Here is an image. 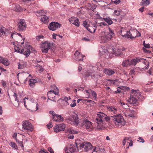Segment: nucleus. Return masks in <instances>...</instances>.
I'll list each match as a JSON object with an SVG mask.
<instances>
[{
	"instance_id": "1",
	"label": "nucleus",
	"mask_w": 153,
	"mask_h": 153,
	"mask_svg": "<svg viewBox=\"0 0 153 153\" xmlns=\"http://www.w3.org/2000/svg\"><path fill=\"white\" fill-rule=\"evenodd\" d=\"M110 120V118L104 113L100 112L97 114L95 119L97 123V128L99 130L104 129L106 126L105 122Z\"/></svg>"
},
{
	"instance_id": "2",
	"label": "nucleus",
	"mask_w": 153,
	"mask_h": 153,
	"mask_svg": "<svg viewBox=\"0 0 153 153\" xmlns=\"http://www.w3.org/2000/svg\"><path fill=\"white\" fill-rule=\"evenodd\" d=\"M140 62H142L146 65L143 68L144 69L146 70L149 68V62L148 61L140 57L136 58L131 60L127 59L123 60L122 65L123 67H127L131 65L135 66L137 63Z\"/></svg>"
},
{
	"instance_id": "3",
	"label": "nucleus",
	"mask_w": 153,
	"mask_h": 153,
	"mask_svg": "<svg viewBox=\"0 0 153 153\" xmlns=\"http://www.w3.org/2000/svg\"><path fill=\"white\" fill-rule=\"evenodd\" d=\"M108 29V32H102L101 34L100 39L102 42L105 43L109 41L115 36L114 31L109 27Z\"/></svg>"
},
{
	"instance_id": "4",
	"label": "nucleus",
	"mask_w": 153,
	"mask_h": 153,
	"mask_svg": "<svg viewBox=\"0 0 153 153\" xmlns=\"http://www.w3.org/2000/svg\"><path fill=\"white\" fill-rule=\"evenodd\" d=\"M126 32V33L125 34L124 33V31L122 32L121 35L123 36L132 39L141 36L140 34L136 30H130L129 31Z\"/></svg>"
},
{
	"instance_id": "5",
	"label": "nucleus",
	"mask_w": 153,
	"mask_h": 153,
	"mask_svg": "<svg viewBox=\"0 0 153 153\" xmlns=\"http://www.w3.org/2000/svg\"><path fill=\"white\" fill-rule=\"evenodd\" d=\"M76 146L77 150L79 151V149H82V150L85 152H87L91 149L92 147L91 144L89 142H84L82 143H77V142H76Z\"/></svg>"
},
{
	"instance_id": "6",
	"label": "nucleus",
	"mask_w": 153,
	"mask_h": 153,
	"mask_svg": "<svg viewBox=\"0 0 153 153\" xmlns=\"http://www.w3.org/2000/svg\"><path fill=\"white\" fill-rule=\"evenodd\" d=\"M81 126L88 131H91L93 129L91 122L85 117H83L82 119Z\"/></svg>"
},
{
	"instance_id": "7",
	"label": "nucleus",
	"mask_w": 153,
	"mask_h": 153,
	"mask_svg": "<svg viewBox=\"0 0 153 153\" xmlns=\"http://www.w3.org/2000/svg\"><path fill=\"white\" fill-rule=\"evenodd\" d=\"M113 120L116 126L118 127L120 125H124L125 123L124 118L122 115L119 114L113 117Z\"/></svg>"
},
{
	"instance_id": "8",
	"label": "nucleus",
	"mask_w": 153,
	"mask_h": 153,
	"mask_svg": "<svg viewBox=\"0 0 153 153\" xmlns=\"http://www.w3.org/2000/svg\"><path fill=\"white\" fill-rule=\"evenodd\" d=\"M22 129L26 132L32 131L33 129V125L28 120H25L22 123Z\"/></svg>"
},
{
	"instance_id": "9",
	"label": "nucleus",
	"mask_w": 153,
	"mask_h": 153,
	"mask_svg": "<svg viewBox=\"0 0 153 153\" xmlns=\"http://www.w3.org/2000/svg\"><path fill=\"white\" fill-rule=\"evenodd\" d=\"M67 121L71 125H77L79 124V120L77 115L74 113L67 119Z\"/></svg>"
},
{
	"instance_id": "10",
	"label": "nucleus",
	"mask_w": 153,
	"mask_h": 153,
	"mask_svg": "<svg viewBox=\"0 0 153 153\" xmlns=\"http://www.w3.org/2000/svg\"><path fill=\"white\" fill-rule=\"evenodd\" d=\"M83 25L91 33H94L96 30V27H97L96 24L93 25L89 22L84 21L83 22Z\"/></svg>"
},
{
	"instance_id": "11",
	"label": "nucleus",
	"mask_w": 153,
	"mask_h": 153,
	"mask_svg": "<svg viewBox=\"0 0 153 153\" xmlns=\"http://www.w3.org/2000/svg\"><path fill=\"white\" fill-rule=\"evenodd\" d=\"M46 11H44L43 10H38L36 11L35 13H37L38 14H39V16H43L44 14H42L44 13H46ZM44 15H45L44 14ZM37 16H39V15H36ZM49 19L46 16L44 15L41 18V21L43 22L44 23L47 24L49 22Z\"/></svg>"
},
{
	"instance_id": "12",
	"label": "nucleus",
	"mask_w": 153,
	"mask_h": 153,
	"mask_svg": "<svg viewBox=\"0 0 153 153\" xmlns=\"http://www.w3.org/2000/svg\"><path fill=\"white\" fill-rule=\"evenodd\" d=\"M52 45V44L48 41H45L42 44V52L47 53L48 50L50 49Z\"/></svg>"
},
{
	"instance_id": "13",
	"label": "nucleus",
	"mask_w": 153,
	"mask_h": 153,
	"mask_svg": "<svg viewBox=\"0 0 153 153\" xmlns=\"http://www.w3.org/2000/svg\"><path fill=\"white\" fill-rule=\"evenodd\" d=\"M54 89L53 90H51L48 92V99L49 97L53 98L55 97V95H58L59 93V91L58 88L56 86H54Z\"/></svg>"
},
{
	"instance_id": "14",
	"label": "nucleus",
	"mask_w": 153,
	"mask_h": 153,
	"mask_svg": "<svg viewBox=\"0 0 153 153\" xmlns=\"http://www.w3.org/2000/svg\"><path fill=\"white\" fill-rule=\"evenodd\" d=\"M61 27V25L58 22H52L48 26L49 29L52 31L55 30Z\"/></svg>"
},
{
	"instance_id": "15",
	"label": "nucleus",
	"mask_w": 153,
	"mask_h": 153,
	"mask_svg": "<svg viewBox=\"0 0 153 153\" xmlns=\"http://www.w3.org/2000/svg\"><path fill=\"white\" fill-rule=\"evenodd\" d=\"M65 153H70V152H74L78 150L76 146L75 147L73 144H71L70 146L65 147L64 149Z\"/></svg>"
},
{
	"instance_id": "16",
	"label": "nucleus",
	"mask_w": 153,
	"mask_h": 153,
	"mask_svg": "<svg viewBox=\"0 0 153 153\" xmlns=\"http://www.w3.org/2000/svg\"><path fill=\"white\" fill-rule=\"evenodd\" d=\"M18 30L20 31H23L25 30L26 27V24L24 19H21L19 21L18 24Z\"/></svg>"
},
{
	"instance_id": "17",
	"label": "nucleus",
	"mask_w": 153,
	"mask_h": 153,
	"mask_svg": "<svg viewBox=\"0 0 153 153\" xmlns=\"http://www.w3.org/2000/svg\"><path fill=\"white\" fill-rule=\"evenodd\" d=\"M65 125L63 123L57 125L54 127V131L56 132H58L62 131H63L65 128Z\"/></svg>"
},
{
	"instance_id": "18",
	"label": "nucleus",
	"mask_w": 153,
	"mask_h": 153,
	"mask_svg": "<svg viewBox=\"0 0 153 153\" xmlns=\"http://www.w3.org/2000/svg\"><path fill=\"white\" fill-rule=\"evenodd\" d=\"M103 18H97L95 22L96 23V25L97 26H100L102 27V26H105L107 24L105 22H104Z\"/></svg>"
},
{
	"instance_id": "19",
	"label": "nucleus",
	"mask_w": 153,
	"mask_h": 153,
	"mask_svg": "<svg viewBox=\"0 0 153 153\" xmlns=\"http://www.w3.org/2000/svg\"><path fill=\"white\" fill-rule=\"evenodd\" d=\"M30 47L28 46L25 48L23 49H22L20 53L26 56L27 57L28 56L30 53Z\"/></svg>"
},
{
	"instance_id": "20",
	"label": "nucleus",
	"mask_w": 153,
	"mask_h": 153,
	"mask_svg": "<svg viewBox=\"0 0 153 153\" xmlns=\"http://www.w3.org/2000/svg\"><path fill=\"white\" fill-rule=\"evenodd\" d=\"M38 104L36 102H32L30 105V110L32 111H36L38 109Z\"/></svg>"
},
{
	"instance_id": "21",
	"label": "nucleus",
	"mask_w": 153,
	"mask_h": 153,
	"mask_svg": "<svg viewBox=\"0 0 153 153\" xmlns=\"http://www.w3.org/2000/svg\"><path fill=\"white\" fill-rule=\"evenodd\" d=\"M104 72L108 75L111 76L114 74L115 71L110 68H107L104 69Z\"/></svg>"
},
{
	"instance_id": "22",
	"label": "nucleus",
	"mask_w": 153,
	"mask_h": 153,
	"mask_svg": "<svg viewBox=\"0 0 153 153\" xmlns=\"http://www.w3.org/2000/svg\"><path fill=\"white\" fill-rule=\"evenodd\" d=\"M0 31L2 34L7 35L10 33L9 30L4 27H0Z\"/></svg>"
},
{
	"instance_id": "23",
	"label": "nucleus",
	"mask_w": 153,
	"mask_h": 153,
	"mask_svg": "<svg viewBox=\"0 0 153 153\" xmlns=\"http://www.w3.org/2000/svg\"><path fill=\"white\" fill-rule=\"evenodd\" d=\"M53 119L56 121H63V118L61 117V115L56 114L53 117Z\"/></svg>"
},
{
	"instance_id": "24",
	"label": "nucleus",
	"mask_w": 153,
	"mask_h": 153,
	"mask_svg": "<svg viewBox=\"0 0 153 153\" xmlns=\"http://www.w3.org/2000/svg\"><path fill=\"white\" fill-rule=\"evenodd\" d=\"M94 73V72L92 70H88L86 73L85 75L87 76H91L93 79L95 77Z\"/></svg>"
},
{
	"instance_id": "25",
	"label": "nucleus",
	"mask_w": 153,
	"mask_h": 153,
	"mask_svg": "<svg viewBox=\"0 0 153 153\" xmlns=\"http://www.w3.org/2000/svg\"><path fill=\"white\" fill-rule=\"evenodd\" d=\"M133 95H131L130 98V104H135L137 102V100L135 97L133 96Z\"/></svg>"
},
{
	"instance_id": "26",
	"label": "nucleus",
	"mask_w": 153,
	"mask_h": 153,
	"mask_svg": "<svg viewBox=\"0 0 153 153\" xmlns=\"http://www.w3.org/2000/svg\"><path fill=\"white\" fill-rule=\"evenodd\" d=\"M107 109L108 111L112 112L114 114H116L117 112V109L111 106L108 107Z\"/></svg>"
},
{
	"instance_id": "27",
	"label": "nucleus",
	"mask_w": 153,
	"mask_h": 153,
	"mask_svg": "<svg viewBox=\"0 0 153 153\" xmlns=\"http://www.w3.org/2000/svg\"><path fill=\"white\" fill-rule=\"evenodd\" d=\"M37 82V81L35 79H30L29 84L30 86L32 87H33L36 83Z\"/></svg>"
},
{
	"instance_id": "28",
	"label": "nucleus",
	"mask_w": 153,
	"mask_h": 153,
	"mask_svg": "<svg viewBox=\"0 0 153 153\" xmlns=\"http://www.w3.org/2000/svg\"><path fill=\"white\" fill-rule=\"evenodd\" d=\"M103 20L108 24V25H110L113 23L111 19L109 17L103 18Z\"/></svg>"
},
{
	"instance_id": "29",
	"label": "nucleus",
	"mask_w": 153,
	"mask_h": 153,
	"mask_svg": "<svg viewBox=\"0 0 153 153\" xmlns=\"http://www.w3.org/2000/svg\"><path fill=\"white\" fill-rule=\"evenodd\" d=\"M14 10L17 12H20L22 11L23 9L18 4L15 5V7H14Z\"/></svg>"
},
{
	"instance_id": "30",
	"label": "nucleus",
	"mask_w": 153,
	"mask_h": 153,
	"mask_svg": "<svg viewBox=\"0 0 153 153\" xmlns=\"http://www.w3.org/2000/svg\"><path fill=\"white\" fill-rule=\"evenodd\" d=\"M125 50V49L123 47H120L119 48L117 49L116 51L117 52L116 53L117 55H120L122 54L123 51Z\"/></svg>"
},
{
	"instance_id": "31",
	"label": "nucleus",
	"mask_w": 153,
	"mask_h": 153,
	"mask_svg": "<svg viewBox=\"0 0 153 153\" xmlns=\"http://www.w3.org/2000/svg\"><path fill=\"white\" fill-rule=\"evenodd\" d=\"M127 111L128 112V114H127V116L132 117H134L133 114V113L134 112V110H131L129 109H128Z\"/></svg>"
},
{
	"instance_id": "32",
	"label": "nucleus",
	"mask_w": 153,
	"mask_h": 153,
	"mask_svg": "<svg viewBox=\"0 0 153 153\" xmlns=\"http://www.w3.org/2000/svg\"><path fill=\"white\" fill-rule=\"evenodd\" d=\"M85 13V12L84 11L82 10H80L77 13V16L81 18H83L84 17L83 16V14Z\"/></svg>"
},
{
	"instance_id": "33",
	"label": "nucleus",
	"mask_w": 153,
	"mask_h": 153,
	"mask_svg": "<svg viewBox=\"0 0 153 153\" xmlns=\"http://www.w3.org/2000/svg\"><path fill=\"white\" fill-rule=\"evenodd\" d=\"M72 24L76 26L79 27V19H75L73 22H72Z\"/></svg>"
},
{
	"instance_id": "34",
	"label": "nucleus",
	"mask_w": 153,
	"mask_h": 153,
	"mask_svg": "<svg viewBox=\"0 0 153 153\" xmlns=\"http://www.w3.org/2000/svg\"><path fill=\"white\" fill-rule=\"evenodd\" d=\"M150 3L149 0H143L142 1V5L146 6Z\"/></svg>"
},
{
	"instance_id": "35",
	"label": "nucleus",
	"mask_w": 153,
	"mask_h": 153,
	"mask_svg": "<svg viewBox=\"0 0 153 153\" xmlns=\"http://www.w3.org/2000/svg\"><path fill=\"white\" fill-rule=\"evenodd\" d=\"M90 93L93 97V99L94 100H96L97 98V94L96 92L94 91L90 90Z\"/></svg>"
},
{
	"instance_id": "36",
	"label": "nucleus",
	"mask_w": 153,
	"mask_h": 153,
	"mask_svg": "<svg viewBox=\"0 0 153 153\" xmlns=\"http://www.w3.org/2000/svg\"><path fill=\"white\" fill-rule=\"evenodd\" d=\"M120 105H122L123 108H127V104L126 103H125L123 101L120 100Z\"/></svg>"
},
{
	"instance_id": "37",
	"label": "nucleus",
	"mask_w": 153,
	"mask_h": 153,
	"mask_svg": "<svg viewBox=\"0 0 153 153\" xmlns=\"http://www.w3.org/2000/svg\"><path fill=\"white\" fill-rule=\"evenodd\" d=\"M112 84L116 85H118L119 84V81L118 79H116L115 80H109Z\"/></svg>"
},
{
	"instance_id": "38",
	"label": "nucleus",
	"mask_w": 153,
	"mask_h": 153,
	"mask_svg": "<svg viewBox=\"0 0 153 153\" xmlns=\"http://www.w3.org/2000/svg\"><path fill=\"white\" fill-rule=\"evenodd\" d=\"M10 146L16 149H17V146L15 143L13 142H11L10 143Z\"/></svg>"
},
{
	"instance_id": "39",
	"label": "nucleus",
	"mask_w": 153,
	"mask_h": 153,
	"mask_svg": "<svg viewBox=\"0 0 153 153\" xmlns=\"http://www.w3.org/2000/svg\"><path fill=\"white\" fill-rule=\"evenodd\" d=\"M85 56L84 55L82 54L81 56H78L76 59V60H78L79 61H82L83 60V57Z\"/></svg>"
},
{
	"instance_id": "40",
	"label": "nucleus",
	"mask_w": 153,
	"mask_h": 153,
	"mask_svg": "<svg viewBox=\"0 0 153 153\" xmlns=\"http://www.w3.org/2000/svg\"><path fill=\"white\" fill-rule=\"evenodd\" d=\"M2 63L7 66L9 65L10 62L8 60L5 58Z\"/></svg>"
},
{
	"instance_id": "41",
	"label": "nucleus",
	"mask_w": 153,
	"mask_h": 153,
	"mask_svg": "<svg viewBox=\"0 0 153 153\" xmlns=\"http://www.w3.org/2000/svg\"><path fill=\"white\" fill-rule=\"evenodd\" d=\"M44 38V37L43 35H39L36 36V39L37 41H39L41 39Z\"/></svg>"
},
{
	"instance_id": "42",
	"label": "nucleus",
	"mask_w": 153,
	"mask_h": 153,
	"mask_svg": "<svg viewBox=\"0 0 153 153\" xmlns=\"http://www.w3.org/2000/svg\"><path fill=\"white\" fill-rule=\"evenodd\" d=\"M82 54L80 53L78 51H76L75 52V54H74V56H75V57L76 59L77 57L78 56H82Z\"/></svg>"
},
{
	"instance_id": "43",
	"label": "nucleus",
	"mask_w": 153,
	"mask_h": 153,
	"mask_svg": "<svg viewBox=\"0 0 153 153\" xmlns=\"http://www.w3.org/2000/svg\"><path fill=\"white\" fill-rule=\"evenodd\" d=\"M69 133L72 134H74L77 133V132L75 130H74L72 129H70L69 131Z\"/></svg>"
},
{
	"instance_id": "44",
	"label": "nucleus",
	"mask_w": 153,
	"mask_h": 153,
	"mask_svg": "<svg viewBox=\"0 0 153 153\" xmlns=\"http://www.w3.org/2000/svg\"><path fill=\"white\" fill-rule=\"evenodd\" d=\"M76 105V100H73L72 103L70 104V106L72 107H74Z\"/></svg>"
},
{
	"instance_id": "45",
	"label": "nucleus",
	"mask_w": 153,
	"mask_h": 153,
	"mask_svg": "<svg viewBox=\"0 0 153 153\" xmlns=\"http://www.w3.org/2000/svg\"><path fill=\"white\" fill-rule=\"evenodd\" d=\"M17 35H18L19 36H20V34H16V32H15L13 33H12L11 34V37H12V38L13 39V38L14 37V38L16 37V36H17Z\"/></svg>"
},
{
	"instance_id": "46",
	"label": "nucleus",
	"mask_w": 153,
	"mask_h": 153,
	"mask_svg": "<svg viewBox=\"0 0 153 153\" xmlns=\"http://www.w3.org/2000/svg\"><path fill=\"white\" fill-rule=\"evenodd\" d=\"M112 1L116 4H118L120 2V0H111Z\"/></svg>"
},
{
	"instance_id": "47",
	"label": "nucleus",
	"mask_w": 153,
	"mask_h": 153,
	"mask_svg": "<svg viewBox=\"0 0 153 153\" xmlns=\"http://www.w3.org/2000/svg\"><path fill=\"white\" fill-rule=\"evenodd\" d=\"M1 83L3 87H4V88L7 87V84L5 82L3 81Z\"/></svg>"
},
{
	"instance_id": "48",
	"label": "nucleus",
	"mask_w": 153,
	"mask_h": 153,
	"mask_svg": "<svg viewBox=\"0 0 153 153\" xmlns=\"http://www.w3.org/2000/svg\"><path fill=\"white\" fill-rule=\"evenodd\" d=\"M129 140V139L128 138H127L126 137L124 138V140H123V145H125L126 144V143L127 141V140Z\"/></svg>"
},
{
	"instance_id": "49",
	"label": "nucleus",
	"mask_w": 153,
	"mask_h": 153,
	"mask_svg": "<svg viewBox=\"0 0 153 153\" xmlns=\"http://www.w3.org/2000/svg\"><path fill=\"white\" fill-rule=\"evenodd\" d=\"M114 13L115 15H117V16H118L120 14V11H118V10H115L114 11Z\"/></svg>"
},
{
	"instance_id": "50",
	"label": "nucleus",
	"mask_w": 153,
	"mask_h": 153,
	"mask_svg": "<svg viewBox=\"0 0 153 153\" xmlns=\"http://www.w3.org/2000/svg\"><path fill=\"white\" fill-rule=\"evenodd\" d=\"M14 49L15 51H16L18 53L20 52V49L19 48V47L16 46L15 47Z\"/></svg>"
},
{
	"instance_id": "51",
	"label": "nucleus",
	"mask_w": 153,
	"mask_h": 153,
	"mask_svg": "<svg viewBox=\"0 0 153 153\" xmlns=\"http://www.w3.org/2000/svg\"><path fill=\"white\" fill-rule=\"evenodd\" d=\"M92 151V153H93L94 152H97L98 151V150H96V148L95 147H92L91 149Z\"/></svg>"
},
{
	"instance_id": "52",
	"label": "nucleus",
	"mask_w": 153,
	"mask_h": 153,
	"mask_svg": "<svg viewBox=\"0 0 153 153\" xmlns=\"http://www.w3.org/2000/svg\"><path fill=\"white\" fill-rule=\"evenodd\" d=\"M120 88L119 87H118V88H117V91H115V93H120L121 92V91L120 90Z\"/></svg>"
},
{
	"instance_id": "53",
	"label": "nucleus",
	"mask_w": 153,
	"mask_h": 153,
	"mask_svg": "<svg viewBox=\"0 0 153 153\" xmlns=\"http://www.w3.org/2000/svg\"><path fill=\"white\" fill-rule=\"evenodd\" d=\"M46 126L48 129H49L53 126L51 123H50L49 124H47Z\"/></svg>"
},
{
	"instance_id": "54",
	"label": "nucleus",
	"mask_w": 153,
	"mask_h": 153,
	"mask_svg": "<svg viewBox=\"0 0 153 153\" xmlns=\"http://www.w3.org/2000/svg\"><path fill=\"white\" fill-rule=\"evenodd\" d=\"M143 44H144V46L145 47H146V48H149V47H150L149 44H145V41H144V42Z\"/></svg>"
},
{
	"instance_id": "55",
	"label": "nucleus",
	"mask_w": 153,
	"mask_h": 153,
	"mask_svg": "<svg viewBox=\"0 0 153 153\" xmlns=\"http://www.w3.org/2000/svg\"><path fill=\"white\" fill-rule=\"evenodd\" d=\"M6 70L3 68L1 67H0V75L1 74V72H2V71H5Z\"/></svg>"
},
{
	"instance_id": "56",
	"label": "nucleus",
	"mask_w": 153,
	"mask_h": 153,
	"mask_svg": "<svg viewBox=\"0 0 153 153\" xmlns=\"http://www.w3.org/2000/svg\"><path fill=\"white\" fill-rule=\"evenodd\" d=\"M48 150L51 153H54L53 150L51 147L48 148Z\"/></svg>"
},
{
	"instance_id": "57",
	"label": "nucleus",
	"mask_w": 153,
	"mask_h": 153,
	"mask_svg": "<svg viewBox=\"0 0 153 153\" xmlns=\"http://www.w3.org/2000/svg\"><path fill=\"white\" fill-rule=\"evenodd\" d=\"M18 67L19 69H22L23 68V66L20 63H18Z\"/></svg>"
},
{
	"instance_id": "58",
	"label": "nucleus",
	"mask_w": 153,
	"mask_h": 153,
	"mask_svg": "<svg viewBox=\"0 0 153 153\" xmlns=\"http://www.w3.org/2000/svg\"><path fill=\"white\" fill-rule=\"evenodd\" d=\"M74 19H75L74 17H71L69 19V21L72 23V22H73L74 21Z\"/></svg>"
},
{
	"instance_id": "59",
	"label": "nucleus",
	"mask_w": 153,
	"mask_h": 153,
	"mask_svg": "<svg viewBox=\"0 0 153 153\" xmlns=\"http://www.w3.org/2000/svg\"><path fill=\"white\" fill-rule=\"evenodd\" d=\"M5 58H4L3 57L0 56V63H3L4 60Z\"/></svg>"
},
{
	"instance_id": "60",
	"label": "nucleus",
	"mask_w": 153,
	"mask_h": 153,
	"mask_svg": "<svg viewBox=\"0 0 153 153\" xmlns=\"http://www.w3.org/2000/svg\"><path fill=\"white\" fill-rule=\"evenodd\" d=\"M131 91L132 94H134V95H136L137 92L136 90L132 89Z\"/></svg>"
},
{
	"instance_id": "61",
	"label": "nucleus",
	"mask_w": 153,
	"mask_h": 153,
	"mask_svg": "<svg viewBox=\"0 0 153 153\" xmlns=\"http://www.w3.org/2000/svg\"><path fill=\"white\" fill-rule=\"evenodd\" d=\"M62 99L63 100H65L66 102L68 103L67 102V101L69 99H68V98L67 97H65L64 98H63Z\"/></svg>"
},
{
	"instance_id": "62",
	"label": "nucleus",
	"mask_w": 153,
	"mask_h": 153,
	"mask_svg": "<svg viewBox=\"0 0 153 153\" xmlns=\"http://www.w3.org/2000/svg\"><path fill=\"white\" fill-rule=\"evenodd\" d=\"M31 75H29L25 79V82H26L27 81H28V80H29V81H30V79H31L30 78V77H31Z\"/></svg>"
},
{
	"instance_id": "63",
	"label": "nucleus",
	"mask_w": 153,
	"mask_h": 153,
	"mask_svg": "<svg viewBox=\"0 0 153 153\" xmlns=\"http://www.w3.org/2000/svg\"><path fill=\"white\" fill-rule=\"evenodd\" d=\"M135 74V71L134 70H132L130 71V74H131V75L134 74Z\"/></svg>"
},
{
	"instance_id": "64",
	"label": "nucleus",
	"mask_w": 153,
	"mask_h": 153,
	"mask_svg": "<svg viewBox=\"0 0 153 153\" xmlns=\"http://www.w3.org/2000/svg\"><path fill=\"white\" fill-rule=\"evenodd\" d=\"M144 9V7H143L139 9V10L140 12H142L143 11Z\"/></svg>"
}]
</instances>
